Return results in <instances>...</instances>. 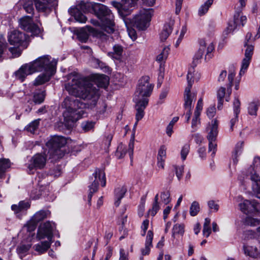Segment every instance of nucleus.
<instances>
[{"instance_id": "nucleus-51", "label": "nucleus", "mask_w": 260, "mask_h": 260, "mask_svg": "<svg viewBox=\"0 0 260 260\" xmlns=\"http://www.w3.org/2000/svg\"><path fill=\"white\" fill-rule=\"evenodd\" d=\"M30 248V245L29 244L21 245L17 247V251L20 257H22L23 255H24L28 251Z\"/></svg>"}, {"instance_id": "nucleus-21", "label": "nucleus", "mask_w": 260, "mask_h": 260, "mask_svg": "<svg viewBox=\"0 0 260 260\" xmlns=\"http://www.w3.org/2000/svg\"><path fill=\"white\" fill-rule=\"evenodd\" d=\"M34 73L30 63H25L22 65L17 71L14 73V76L16 79L23 82L26 77L29 75Z\"/></svg>"}, {"instance_id": "nucleus-35", "label": "nucleus", "mask_w": 260, "mask_h": 260, "mask_svg": "<svg viewBox=\"0 0 260 260\" xmlns=\"http://www.w3.org/2000/svg\"><path fill=\"white\" fill-rule=\"evenodd\" d=\"M243 143L242 142H239L235 146V150L232 155V159L235 165L237 164L238 161V157L241 154L243 148Z\"/></svg>"}, {"instance_id": "nucleus-63", "label": "nucleus", "mask_w": 260, "mask_h": 260, "mask_svg": "<svg viewBox=\"0 0 260 260\" xmlns=\"http://www.w3.org/2000/svg\"><path fill=\"white\" fill-rule=\"evenodd\" d=\"M207 115L209 118H213L216 113V109L215 106H212L209 107L207 110Z\"/></svg>"}, {"instance_id": "nucleus-7", "label": "nucleus", "mask_w": 260, "mask_h": 260, "mask_svg": "<svg viewBox=\"0 0 260 260\" xmlns=\"http://www.w3.org/2000/svg\"><path fill=\"white\" fill-rule=\"evenodd\" d=\"M246 0H239V6L235 7L236 10L232 19L230 20L225 30L226 34L232 32L240 26H243L246 22L245 16H241L240 14L243 8L245 6Z\"/></svg>"}, {"instance_id": "nucleus-48", "label": "nucleus", "mask_w": 260, "mask_h": 260, "mask_svg": "<svg viewBox=\"0 0 260 260\" xmlns=\"http://www.w3.org/2000/svg\"><path fill=\"white\" fill-rule=\"evenodd\" d=\"M75 19L81 23H85L87 20L86 17L80 11H75L73 9Z\"/></svg>"}, {"instance_id": "nucleus-54", "label": "nucleus", "mask_w": 260, "mask_h": 260, "mask_svg": "<svg viewBox=\"0 0 260 260\" xmlns=\"http://www.w3.org/2000/svg\"><path fill=\"white\" fill-rule=\"evenodd\" d=\"M244 46L247 47L245 51V57L251 58L253 53L254 47L251 45H248L247 42H244Z\"/></svg>"}, {"instance_id": "nucleus-19", "label": "nucleus", "mask_w": 260, "mask_h": 260, "mask_svg": "<svg viewBox=\"0 0 260 260\" xmlns=\"http://www.w3.org/2000/svg\"><path fill=\"white\" fill-rule=\"evenodd\" d=\"M36 10L39 12L50 13L57 6L55 0H33Z\"/></svg>"}, {"instance_id": "nucleus-47", "label": "nucleus", "mask_w": 260, "mask_h": 260, "mask_svg": "<svg viewBox=\"0 0 260 260\" xmlns=\"http://www.w3.org/2000/svg\"><path fill=\"white\" fill-rule=\"evenodd\" d=\"M40 119H38L34 120L31 122H30L28 125L26 127V129L31 133H35V132L38 128V126L40 124Z\"/></svg>"}, {"instance_id": "nucleus-32", "label": "nucleus", "mask_w": 260, "mask_h": 260, "mask_svg": "<svg viewBox=\"0 0 260 260\" xmlns=\"http://www.w3.org/2000/svg\"><path fill=\"white\" fill-rule=\"evenodd\" d=\"M50 212L48 210H41L37 212L31 217L37 223L43 220L50 215Z\"/></svg>"}, {"instance_id": "nucleus-31", "label": "nucleus", "mask_w": 260, "mask_h": 260, "mask_svg": "<svg viewBox=\"0 0 260 260\" xmlns=\"http://www.w3.org/2000/svg\"><path fill=\"white\" fill-rule=\"evenodd\" d=\"M187 86L185 88L184 91V96L191 97L193 95L196 97V94L194 93H191L190 90L193 83V75L190 71H189L187 75Z\"/></svg>"}, {"instance_id": "nucleus-16", "label": "nucleus", "mask_w": 260, "mask_h": 260, "mask_svg": "<svg viewBox=\"0 0 260 260\" xmlns=\"http://www.w3.org/2000/svg\"><path fill=\"white\" fill-rule=\"evenodd\" d=\"M21 28L23 30L30 32L34 36H38L41 32V29L33 22L32 17L25 16L19 20Z\"/></svg>"}, {"instance_id": "nucleus-20", "label": "nucleus", "mask_w": 260, "mask_h": 260, "mask_svg": "<svg viewBox=\"0 0 260 260\" xmlns=\"http://www.w3.org/2000/svg\"><path fill=\"white\" fill-rule=\"evenodd\" d=\"M134 102L136 103V122L134 125V127L136 126L137 125L138 122L142 119L144 115V109L146 108V106L148 103V98H143L142 100L140 101L138 100H133Z\"/></svg>"}, {"instance_id": "nucleus-10", "label": "nucleus", "mask_w": 260, "mask_h": 260, "mask_svg": "<svg viewBox=\"0 0 260 260\" xmlns=\"http://www.w3.org/2000/svg\"><path fill=\"white\" fill-rule=\"evenodd\" d=\"M253 166H250L248 170L247 176H250L251 180L253 182L252 188L256 193V197L260 199V177L256 174L255 172L260 165V157H254L253 161Z\"/></svg>"}, {"instance_id": "nucleus-56", "label": "nucleus", "mask_w": 260, "mask_h": 260, "mask_svg": "<svg viewBox=\"0 0 260 260\" xmlns=\"http://www.w3.org/2000/svg\"><path fill=\"white\" fill-rule=\"evenodd\" d=\"M200 112L194 111L193 118L191 122V127L192 128H195L197 125L200 123Z\"/></svg>"}, {"instance_id": "nucleus-27", "label": "nucleus", "mask_w": 260, "mask_h": 260, "mask_svg": "<svg viewBox=\"0 0 260 260\" xmlns=\"http://www.w3.org/2000/svg\"><path fill=\"white\" fill-rule=\"evenodd\" d=\"M153 238V233L151 230H149L147 232L145 247L141 249V253L142 255L149 254L150 249L152 247V240Z\"/></svg>"}, {"instance_id": "nucleus-3", "label": "nucleus", "mask_w": 260, "mask_h": 260, "mask_svg": "<svg viewBox=\"0 0 260 260\" xmlns=\"http://www.w3.org/2000/svg\"><path fill=\"white\" fill-rule=\"evenodd\" d=\"M64 119L68 121L76 122L83 117L85 105L76 98L67 96L61 103Z\"/></svg>"}, {"instance_id": "nucleus-14", "label": "nucleus", "mask_w": 260, "mask_h": 260, "mask_svg": "<svg viewBox=\"0 0 260 260\" xmlns=\"http://www.w3.org/2000/svg\"><path fill=\"white\" fill-rule=\"evenodd\" d=\"M47 157L45 154L37 153L29 160L27 165V172L34 174L36 170L42 169L46 164Z\"/></svg>"}, {"instance_id": "nucleus-46", "label": "nucleus", "mask_w": 260, "mask_h": 260, "mask_svg": "<svg viewBox=\"0 0 260 260\" xmlns=\"http://www.w3.org/2000/svg\"><path fill=\"white\" fill-rule=\"evenodd\" d=\"M259 106V104L257 102L250 103L248 107V113L252 116H256Z\"/></svg>"}, {"instance_id": "nucleus-59", "label": "nucleus", "mask_w": 260, "mask_h": 260, "mask_svg": "<svg viewBox=\"0 0 260 260\" xmlns=\"http://www.w3.org/2000/svg\"><path fill=\"white\" fill-rule=\"evenodd\" d=\"M175 169L176 176L178 179L180 180L182 178V174L184 171V166H175Z\"/></svg>"}, {"instance_id": "nucleus-13", "label": "nucleus", "mask_w": 260, "mask_h": 260, "mask_svg": "<svg viewBox=\"0 0 260 260\" xmlns=\"http://www.w3.org/2000/svg\"><path fill=\"white\" fill-rule=\"evenodd\" d=\"M200 47L194 56V60H199L202 58L206 50L205 59L207 58L210 59L212 57L211 53L214 50V45L213 41L208 39L204 38L199 41Z\"/></svg>"}, {"instance_id": "nucleus-62", "label": "nucleus", "mask_w": 260, "mask_h": 260, "mask_svg": "<svg viewBox=\"0 0 260 260\" xmlns=\"http://www.w3.org/2000/svg\"><path fill=\"white\" fill-rule=\"evenodd\" d=\"M168 92L169 89L168 88L164 89L162 90L159 95V101H158V104H161L163 103V100L167 97Z\"/></svg>"}, {"instance_id": "nucleus-26", "label": "nucleus", "mask_w": 260, "mask_h": 260, "mask_svg": "<svg viewBox=\"0 0 260 260\" xmlns=\"http://www.w3.org/2000/svg\"><path fill=\"white\" fill-rule=\"evenodd\" d=\"M196 97H194L192 95L191 97L184 96V107L186 111V114L185 115V118L186 121L188 122L190 119V117L191 114V110L192 107V102L195 101Z\"/></svg>"}, {"instance_id": "nucleus-6", "label": "nucleus", "mask_w": 260, "mask_h": 260, "mask_svg": "<svg viewBox=\"0 0 260 260\" xmlns=\"http://www.w3.org/2000/svg\"><path fill=\"white\" fill-rule=\"evenodd\" d=\"M57 61L48 55H43L30 62L34 73L42 72L55 73Z\"/></svg>"}, {"instance_id": "nucleus-38", "label": "nucleus", "mask_w": 260, "mask_h": 260, "mask_svg": "<svg viewBox=\"0 0 260 260\" xmlns=\"http://www.w3.org/2000/svg\"><path fill=\"white\" fill-rule=\"evenodd\" d=\"M225 94V88L221 87L217 91V99H218V105L217 108L218 110H221L222 107L223 98Z\"/></svg>"}, {"instance_id": "nucleus-50", "label": "nucleus", "mask_w": 260, "mask_h": 260, "mask_svg": "<svg viewBox=\"0 0 260 260\" xmlns=\"http://www.w3.org/2000/svg\"><path fill=\"white\" fill-rule=\"evenodd\" d=\"M160 199L161 202L165 205L168 204L171 201L170 191L167 190L166 191L161 192L160 193Z\"/></svg>"}, {"instance_id": "nucleus-9", "label": "nucleus", "mask_w": 260, "mask_h": 260, "mask_svg": "<svg viewBox=\"0 0 260 260\" xmlns=\"http://www.w3.org/2000/svg\"><path fill=\"white\" fill-rule=\"evenodd\" d=\"M152 9H142L134 17L132 23L140 30L146 29L149 25L153 14Z\"/></svg>"}, {"instance_id": "nucleus-37", "label": "nucleus", "mask_w": 260, "mask_h": 260, "mask_svg": "<svg viewBox=\"0 0 260 260\" xmlns=\"http://www.w3.org/2000/svg\"><path fill=\"white\" fill-rule=\"evenodd\" d=\"M213 2V0H207L204 4L202 5L198 10V15L202 16L206 14Z\"/></svg>"}, {"instance_id": "nucleus-49", "label": "nucleus", "mask_w": 260, "mask_h": 260, "mask_svg": "<svg viewBox=\"0 0 260 260\" xmlns=\"http://www.w3.org/2000/svg\"><path fill=\"white\" fill-rule=\"evenodd\" d=\"M23 9L27 13L33 14L34 12V8L33 3L31 0H28L24 3L23 5Z\"/></svg>"}, {"instance_id": "nucleus-36", "label": "nucleus", "mask_w": 260, "mask_h": 260, "mask_svg": "<svg viewBox=\"0 0 260 260\" xmlns=\"http://www.w3.org/2000/svg\"><path fill=\"white\" fill-rule=\"evenodd\" d=\"M96 79L97 80L98 84L95 85L92 83L91 84L96 86L98 89H99V87H106L108 84V77L105 75H96ZM99 91H100V90H99Z\"/></svg>"}, {"instance_id": "nucleus-23", "label": "nucleus", "mask_w": 260, "mask_h": 260, "mask_svg": "<svg viewBox=\"0 0 260 260\" xmlns=\"http://www.w3.org/2000/svg\"><path fill=\"white\" fill-rule=\"evenodd\" d=\"M134 143L133 142H130L128 147L121 144L117 147L116 155L118 158H123L127 152L130 158L132 159L133 156Z\"/></svg>"}, {"instance_id": "nucleus-30", "label": "nucleus", "mask_w": 260, "mask_h": 260, "mask_svg": "<svg viewBox=\"0 0 260 260\" xmlns=\"http://www.w3.org/2000/svg\"><path fill=\"white\" fill-rule=\"evenodd\" d=\"M45 96L46 92L45 90L41 89L36 90L34 93L32 101L35 104L40 105L44 101Z\"/></svg>"}, {"instance_id": "nucleus-18", "label": "nucleus", "mask_w": 260, "mask_h": 260, "mask_svg": "<svg viewBox=\"0 0 260 260\" xmlns=\"http://www.w3.org/2000/svg\"><path fill=\"white\" fill-rule=\"evenodd\" d=\"M8 37L10 44L26 47L27 38L25 34L22 32L14 30L10 32Z\"/></svg>"}, {"instance_id": "nucleus-39", "label": "nucleus", "mask_w": 260, "mask_h": 260, "mask_svg": "<svg viewBox=\"0 0 260 260\" xmlns=\"http://www.w3.org/2000/svg\"><path fill=\"white\" fill-rule=\"evenodd\" d=\"M10 166L11 162L9 159H0V178L2 177L7 169L9 168Z\"/></svg>"}, {"instance_id": "nucleus-17", "label": "nucleus", "mask_w": 260, "mask_h": 260, "mask_svg": "<svg viewBox=\"0 0 260 260\" xmlns=\"http://www.w3.org/2000/svg\"><path fill=\"white\" fill-rule=\"evenodd\" d=\"M138 0H121V3L115 1L112 2V5L117 9L119 14L123 17V19L125 16L131 13L129 9L133 7Z\"/></svg>"}, {"instance_id": "nucleus-42", "label": "nucleus", "mask_w": 260, "mask_h": 260, "mask_svg": "<svg viewBox=\"0 0 260 260\" xmlns=\"http://www.w3.org/2000/svg\"><path fill=\"white\" fill-rule=\"evenodd\" d=\"M251 58L244 57L242 61L241 68L240 71L239 75L240 76L244 74L245 72L247 71L250 62L251 61Z\"/></svg>"}, {"instance_id": "nucleus-12", "label": "nucleus", "mask_w": 260, "mask_h": 260, "mask_svg": "<svg viewBox=\"0 0 260 260\" xmlns=\"http://www.w3.org/2000/svg\"><path fill=\"white\" fill-rule=\"evenodd\" d=\"M93 176L94 179L91 185L89 186V192L88 195L89 204L90 203L93 193L98 190L99 184L100 183L102 187H105L106 184L105 174L103 170L96 169Z\"/></svg>"}, {"instance_id": "nucleus-8", "label": "nucleus", "mask_w": 260, "mask_h": 260, "mask_svg": "<svg viewBox=\"0 0 260 260\" xmlns=\"http://www.w3.org/2000/svg\"><path fill=\"white\" fill-rule=\"evenodd\" d=\"M149 77H142L138 82L133 100L141 101L143 98L150 96L153 88V85L149 82Z\"/></svg>"}, {"instance_id": "nucleus-28", "label": "nucleus", "mask_w": 260, "mask_h": 260, "mask_svg": "<svg viewBox=\"0 0 260 260\" xmlns=\"http://www.w3.org/2000/svg\"><path fill=\"white\" fill-rule=\"evenodd\" d=\"M55 73L46 72L39 75L34 81L33 84L35 86L40 85L49 81Z\"/></svg>"}, {"instance_id": "nucleus-33", "label": "nucleus", "mask_w": 260, "mask_h": 260, "mask_svg": "<svg viewBox=\"0 0 260 260\" xmlns=\"http://www.w3.org/2000/svg\"><path fill=\"white\" fill-rule=\"evenodd\" d=\"M51 241L48 240L41 242L34 246L35 250L39 253L41 254L46 252L50 246Z\"/></svg>"}, {"instance_id": "nucleus-15", "label": "nucleus", "mask_w": 260, "mask_h": 260, "mask_svg": "<svg viewBox=\"0 0 260 260\" xmlns=\"http://www.w3.org/2000/svg\"><path fill=\"white\" fill-rule=\"evenodd\" d=\"M55 228V224L50 221L41 224L38 230L37 238L39 240L47 238L48 241L52 242L53 232Z\"/></svg>"}, {"instance_id": "nucleus-40", "label": "nucleus", "mask_w": 260, "mask_h": 260, "mask_svg": "<svg viewBox=\"0 0 260 260\" xmlns=\"http://www.w3.org/2000/svg\"><path fill=\"white\" fill-rule=\"evenodd\" d=\"M184 233V226L183 224L177 223L173 226L172 229V237L175 238L176 235H183Z\"/></svg>"}, {"instance_id": "nucleus-45", "label": "nucleus", "mask_w": 260, "mask_h": 260, "mask_svg": "<svg viewBox=\"0 0 260 260\" xmlns=\"http://www.w3.org/2000/svg\"><path fill=\"white\" fill-rule=\"evenodd\" d=\"M235 76V73L234 71H230L228 75V79L229 84L227 86V92L230 95L232 93V87L233 86V82Z\"/></svg>"}, {"instance_id": "nucleus-41", "label": "nucleus", "mask_w": 260, "mask_h": 260, "mask_svg": "<svg viewBox=\"0 0 260 260\" xmlns=\"http://www.w3.org/2000/svg\"><path fill=\"white\" fill-rule=\"evenodd\" d=\"M210 221L211 220L210 218H206L203 225V233L207 238L208 237L211 233V230L210 226Z\"/></svg>"}, {"instance_id": "nucleus-1", "label": "nucleus", "mask_w": 260, "mask_h": 260, "mask_svg": "<svg viewBox=\"0 0 260 260\" xmlns=\"http://www.w3.org/2000/svg\"><path fill=\"white\" fill-rule=\"evenodd\" d=\"M70 77L71 81L65 84V89L68 93L76 98L86 100L91 108L94 107L100 95L98 88L91 82L80 79L76 73H71Z\"/></svg>"}, {"instance_id": "nucleus-58", "label": "nucleus", "mask_w": 260, "mask_h": 260, "mask_svg": "<svg viewBox=\"0 0 260 260\" xmlns=\"http://www.w3.org/2000/svg\"><path fill=\"white\" fill-rule=\"evenodd\" d=\"M166 155V149L164 146H161L158 151L157 159H165Z\"/></svg>"}, {"instance_id": "nucleus-24", "label": "nucleus", "mask_w": 260, "mask_h": 260, "mask_svg": "<svg viewBox=\"0 0 260 260\" xmlns=\"http://www.w3.org/2000/svg\"><path fill=\"white\" fill-rule=\"evenodd\" d=\"M174 24V20L170 19L164 25L162 29L159 34V38L161 41H165L169 37L172 33L173 26Z\"/></svg>"}, {"instance_id": "nucleus-55", "label": "nucleus", "mask_w": 260, "mask_h": 260, "mask_svg": "<svg viewBox=\"0 0 260 260\" xmlns=\"http://www.w3.org/2000/svg\"><path fill=\"white\" fill-rule=\"evenodd\" d=\"M94 125V122L92 121H85L81 124V127L84 132H88L92 129Z\"/></svg>"}, {"instance_id": "nucleus-61", "label": "nucleus", "mask_w": 260, "mask_h": 260, "mask_svg": "<svg viewBox=\"0 0 260 260\" xmlns=\"http://www.w3.org/2000/svg\"><path fill=\"white\" fill-rule=\"evenodd\" d=\"M208 206L210 209L213 212H217L219 209V205L213 200L208 202Z\"/></svg>"}, {"instance_id": "nucleus-22", "label": "nucleus", "mask_w": 260, "mask_h": 260, "mask_svg": "<svg viewBox=\"0 0 260 260\" xmlns=\"http://www.w3.org/2000/svg\"><path fill=\"white\" fill-rule=\"evenodd\" d=\"M258 204L255 200H244L239 204V207L242 212L248 214L257 211Z\"/></svg>"}, {"instance_id": "nucleus-52", "label": "nucleus", "mask_w": 260, "mask_h": 260, "mask_svg": "<svg viewBox=\"0 0 260 260\" xmlns=\"http://www.w3.org/2000/svg\"><path fill=\"white\" fill-rule=\"evenodd\" d=\"M240 102L238 98H235L233 102V109L234 115L238 116L240 112Z\"/></svg>"}, {"instance_id": "nucleus-11", "label": "nucleus", "mask_w": 260, "mask_h": 260, "mask_svg": "<svg viewBox=\"0 0 260 260\" xmlns=\"http://www.w3.org/2000/svg\"><path fill=\"white\" fill-rule=\"evenodd\" d=\"M207 130L209 131L207 139L209 141L208 152H212L211 155L214 156L216 150L217 145L215 140L218 134V122L216 120H213L209 123L207 127Z\"/></svg>"}, {"instance_id": "nucleus-60", "label": "nucleus", "mask_w": 260, "mask_h": 260, "mask_svg": "<svg viewBox=\"0 0 260 260\" xmlns=\"http://www.w3.org/2000/svg\"><path fill=\"white\" fill-rule=\"evenodd\" d=\"M253 249V248L252 247L247 246L245 245L243 246V250L245 254L250 257L255 256V253L252 251Z\"/></svg>"}, {"instance_id": "nucleus-44", "label": "nucleus", "mask_w": 260, "mask_h": 260, "mask_svg": "<svg viewBox=\"0 0 260 260\" xmlns=\"http://www.w3.org/2000/svg\"><path fill=\"white\" fill-rule=\"evenodd\" d=\"M38 223L33 220L32 218L24 226L23 230L27 232H31L35 230Z\"/></svg>"}, {"instance_id": "nucleus-43", "label": "nucleus", "mask_w": 260, "mask_h": 260, "mask_svg": "<svg viewBox=\"0 0 260 260\" xmlns=\"http://www.w3.org/2000/svg\"><path fill=\"white\" fill-rule=\"evenodd\" d=\"M200 210L199 203L197 201H193L190 207L189 213L192 216H196L199 212Z\"/></svg>"}, {"instance_id": "nucleus-64", "label": "nucleus", "mask_w": 260, "mask_h": 260, "mask_svg": "<svg viewBox=\"0 0 260 260\" xmlns=\"http://www.w3.org/2000/svg\"><path fill=\"white\" fill-rule=\"evenodd\" d=\"M160 207L158 203H153L152 209L149 210V214L151 216H154L157 213Z\"/></svg>"}, {"instance_id": "nucleus-29", "label": "nucleus", "mask_w": 260, "mask_h": 260, "mask_svg": "<svg viewBox=\"0 0 260 260\" xmlns=\"http://www.w3.org/2000/svg\"><path fill=\"white\" fill-rule=\"evenodd\" d=\"M113 52L108 53V55L116 60H119L123 52V47L119 44H115L113 47Z\"/></svg>"}, {"instance_id": "nucleus-4", "label": "nucleus", "mask_w": 260, "mask_h": 260, "mask_svg": "<svg viewBox=\"0 0 260 260\" xmlns=\"http://www.w3.org/2000/svg\"><path fill=\"white\" fill-rule=\"evenodd\" d=\"M64 119L68 121L76 122L83 117L85 105L76 98L67 96L61 103Z\"/></svg>"}, {"instance_id": "nucleus-53", "label": "nucleus", "mask_w": 260, "mask_h": 260, "mask_svg": "<svg viewBox=\"0 0 260 260\" xmlns=\"http://www.w3.org/2000/svg\"><path fill=\"white\" fill-rule=\"evenodd\" d=\"M124 22L125 23V24L127 28V30H128V35L129 36H130V37L132 38V39L133 40H135L137 38V35H136V31L133 30V29H130L129 28V21H130L129 20H128L127 18H124Z\"/></svg>"}, {"instance_id": "nucleus-25", "label": "nucleus", "mask_w": 260, "mask_h": 260, "mask_svg": "<svg viewBox=\"0 0 260 260\" xmlns=\"http://www.w3.org/2000/svg\"><path fill=\"white\" fill-rule=\"evenodd\" d=\"M30 206V203L27 201H20L18 205H13L11 209L14 211L15 213L17 214V216L20 218L25 211L29 208Z\"/></svg>"}, {"instance_id": "nucleus-2", "label": "nucleus", "mask_w": 260, "mask_h": 260, "mask_svg": "<svg viewBox=\"0 0 260 260\" xmlns=\"http://www.w3.org/2000/svg\"><path fill=\"white\" fill-rule=\"evenodd\" d=\"M73 9L84 13L93 12L101 20L108 33L111 34L114 31V16L111 11L107 6L101 4L85 3L82 1L79 2L76 8Z\"/></svg>"}, {"instance_id": "nucleus-5", "label": "nucleus", "mask_w": 260, "mask_h": 260, "mask_svg": "<svg viewBox=\"0 0 260 260\" xmlns=\"http://www.w3.org/2000/svg\"><path fill=\"white\" fill-rule=\"evenodd\" d=\"M67 143V139L64 137L57 135L51 137L46 143L49 159L56 161L61 158L64 154L62 148Z\"/></svg>"}, {"instance_id": "nucleus-34", "label": "nucleus", "mask_w": 260, "mask_h": 260, "mask_svg": "<svg viewBox=\"0 0 260 260\" xmlns=\"http://www.w3.org/2000/svg\"><path fill=\"white\" fill-rule=\"evenodd\" d=\"M126 192V189L124 187L118 188L115 190V205L118 207L120 204V201Z\"/></svg>"}, {"instance_id": "nucleus-57", "label": "nucleus", "mask_w": 260, "mask_h": 260, "mask_svg": "<svg viewBox=\"0 0 260 260\" xmlns=\"http://www.w3.org/2000/svg\"><path fill=\"white\" fill-rule=\"evenodd\" d=\"M189 149H190V146L188 144H185L182 147L181 151V158L183 160H184L186 159V156L189 151Z\"/></svg>"}]
</instances>
